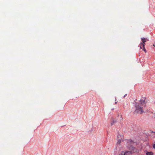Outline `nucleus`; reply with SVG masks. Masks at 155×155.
<instances>
[{"mask_svg":"<svg viewBox=\"0 0 155 155\" xmlns=\"http://www.w3.org/2000/svg\"><path fill=\"white\" fill-rule=\"evenodd\" d=\"M116 121H115V122L114 121V122H113V123H111V125H113V123H114V122H116Z\"/></svg>","mask_w":155,"mask_h":155,"instance_id":"obj_7","label":"nucleus"},{"mask_svg":"<svg viewBox=\"0 0 155 155\" xmlns=\"http://www.w3.org/2000/svg\"><path fill=\"white\" fill-rule=\"evenodd\" d=\"M153 45L154 47L155 46V45Z\"/></svg>","mask_w":155,"mask_h":155,"instance_id":"obj_12","label":"nucleus"},{"mask_svg":"<svg viewBox=\"0 0 155 155\" xmlns=\"http://www.w3.org/2000/svg\"><path fill=\"white\" fill-rule=\"evenodd\" d=\"M140 48H141V46H140Z\"/></svg>","mask_w":155,"mask_h":155,"instance_id":"obj_11","label":"nucleus"},{"mask_svg":"<svg viewBox=\"0 0 155 155\" xmlns=\"http://www.w3.org/2000/svg\"><path fill=\"white\" fill-rule=\"evenodd\" d=\"M143 46V50L145 53H146L147 52V51L146 50L144 46Z\"/></svg>","mask_w":155,"mask_h":155,"instance_id":"obj_5","label":"nucleus"},{"mask_svg":"<svg viewBox=\"0 0 155 155\" xmlns=\"http://www.w3.org/2000/svg\"><path fill=\"white\" fill-rule=\"evenodd\" d=\"M120 120H122L123 119V118L122 117V116L121 115H120Z\"/></svg>","mask_w":155,"mask_h":155,"instance_id":"obj_6","label":"nucleus"},{"mask_svg":"<svg viewBox=\"0 0 155 155\" xmlns=\"http://www.w3.org/2000/svg\"><path fill=\"white\" fill-rule=\"evenodd\" d=\"M124 153V152H122V154H123Z\"/></svg>","mask_w":155,"mask_h":155,"instance_id":"obj_10","label":"nucleus"},{"mask_svg":"<svg viewBox=\"0 0 155 155\" xmlns=\"http://www.w3.org/2000/svg\"><path fill=\"white\" fill-rule=\"evenodd\" d=\"M141 40L142 41V42L141 43L140 45H142L143 46H144L145 44V42H146L147 41H148V39L145 38H141Z\"/></svg>","mask_w":155,"mask_h":155,"instance_id":"obj_3","label":"nucleus"},{"mask_svg":"<svg viewBox=\"0 0 155 155\" xmlns=\"http://www.w3.org/2000/svg\"><path fill=\"white\" fill-rule=\"evenodd\" d=\"M146 155H153V153L152 152H148L146 153Z\"/></svg>","mask_w":155,"mask_h":155,"instance_id":"obj_4","label":"nucleus"},{"mask_svg":"<svg viewBox=\"0 0 155 155\" xmlns=\"http://www.w3.org/2000/svg\"><path fill=\"white\" fill-rule=\"evenodd\" d=\"M153 147L154 149H155V144L153 145Z\"/></svg>","mask_w":155,"mask_h":155,"instance_id":"obj_8","label":"nucleus"},{"mask_svg":"<svg viewBox=\"0 0 155 155\" xmlns=\"http://www.w3.org/2000/svg\"><path fill=\"white\" fill-rule=\"evenodd\" d=\"M134 142L131 140H128L127 142V147L130 151H127L124 153L123 155H130L132 154L133 153H134L137 152V149L134 147L132 146Z\"/></svg>","mask_w":155,"mask_h":155,"instance_id":"obj_2","label":"nucleus"},{"mask_svg":"<svg viewBox=\"0 0 155 155\" xmlns=\"http://www.w3.org/2000/svg\"><path fill=\"white\" fill-rule=\"evenodd\" d=\"M127 95V94H125L124 95V97H126V96Z\"/></svg>","mask_w":155,"mask_h":155,"instance_id":"obj_9","label":"nucleus"},{"mask_svg":"<svg viewBox=\"0 0 155 155\" xmlns=\"http://www.w3.org/2000/svg\"><path fill=\"white\" fill-rule=\"evenodd\" d=\"M145 102L144 100H141L140 103L136 102L135 103V107L136 108L134 113L142 114L143 112V107L145 105Z\"/></svg>","mask_w":155,"mask_h":155,"instance_id":"obj_1","label":"nucleus"}]
</instances>
